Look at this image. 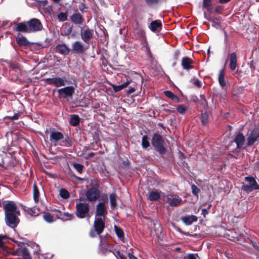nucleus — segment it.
Instances as JSON below:
<instances>
[{
	"label": "nucleus",
	"instance_id": "f257e3e1",
	"mask_svg": "<svg viewBox=\"0 0 259 259\" xmlns=\"http://www.w3.org/2000/svg\"><path fill=\"white\" fill-rule=\"evenodd\" d=\"M2 205L6 225L12 228H16L20 222L18 217L21 215L16 204L13 201L5 200L2 202Z\"/></svg>",
	"mask_w": 259,
	"mask_h": 259
},
{
	"label": "nucleus",
	"instance_id": "f03ea898",
	"mask_svg": "<svg viewBox=\"0 0 259 259\" xmlns=\"http://www.w3.org/2000/svg\"><path fill=\"white\" fill-rule=\"evenodd\" d=\"M90 188H89L85 193V200L91 202H95L100 197V191L99 189V183L96 180H93L90 183ZM80 201H84V199L81 197L79 198Z\"/></svg>",
	"mask_w": 259,
	"mask_h": 259
},
{
	"label": "nucleus",
	"instance_id": "7ed1b4c3",
	"mask_svg": "<svg viewBox=\"0 0 259 259\" xmlns=\"http://www.w3.org/2000/svg\"><path fill=\"white\" fill-rule=\"evenodd\" d=\"M151 144L154 149L162 155L166 153V149L164 146L165 142L159 134L154 133L151 140Z\"/></svg>",
	"mask_w": 259,
	"mask_h": 259
},
{
	"label": "nucleus",
	"instance_id": "20e7f679",
	"mask_svg": "<svg viewBox=\"0 0 259 259\" xmlns=\"http://www.w3.org/2000/svg\"><path fill=\"white\" fill-rule=\"evenodd\" d=\"M245 180L248 182V184L242 186L243 190L248 193L253 190H259V184L257 183L254 177L252 176L246 177Z\"/></svg>",
	"mask_w": 259,
	"mask_h": 259
},
{
	"label": "nucleus",
	"instance_id": "39448f33",
	"mask_svg": "<svg viewBox=\"0 0 259 259\" xmlns=\"http://www.w3.org/2000/svg\"><path fill=\"white\" fill-rule=\"evenodd\" d=\"M90 211V206L88 203H77L76 204V215L79 219L85 218L87 214Z\"/></svg>",
	"mask_w": 259,
	"mask_h": 259
},
{
	"label": "nucleus",
	"instance_id": "423d86ee",
	"mask_svg": "<svg viewBox=\"0 0 259 259\" xmlns=\"http://www.w3.org/2000/svg\"><path fill=\"white\" fill-rule=\"evenodd\" d=\"M247 145L252 146L255 142L259 140V125H255L250 131L247 138Z\"/></svg>",
	"mask_w": 259,
	"mask_h": 259
},
{
	"label": "nucleus",
	"instance_id": "0eeeda50",
	"mask_svg": "<svg viewBox=\"0 0 259 259\" xmlns=\"http://www.w3.org/2000/svg\"><path fill=\"white\" fill-rule=\"evenodd\" d=\"M29 33L41 31L43 26L40 21L37 18H32L27 21Z\"/></svg>",
	"mask_w": 259,
	"mask_h": 259
},
{
	"label": "nucleus",
	"instance_id": "6e6552de",
	"mask_svg": "<svg viewBox=\"0 0 259 259\" xmlns=\"http://www.w3.org/2000/svg\"><path fill=\"white\" fill-rule=\"evenodd\" d=\"M44 82L46 84L54 85L58 88L65 85V79L64 78L55 77L53 78H47L44 79Z\"/></svg>",
	"mask_w": 259,
	"mask_h": 259
},
{
	"label": "nucleus",
	"instance_id": "1a4fd4ad",
	"mask_svg": "<svg viewBox=\"0 0 259 259\" xmlns=\"http://www.w3.org/2000/svg\"><path fill=\"white\" fill-rule=\"evenodd\" d=\"M105 219L104 217H96L94 222V228L96 233L100 235L105 229Z\"/></svg>",
	"mask_w": 259,
	"mask_h": 259
},
{
	"label": "nucleus",
	"instance_id": "9d476101",
	"mask_svg": "<svg viewBox=\"0 0 259 259\" xmlns=\"http://www.w3.org/2000/svg\"><path fill=\"white\" fill-rule=\"evenodd\" d=\"M93 30L87 27L84 29H81L80 36L82 40L89 46L93 39Z\"/></svg>",
	"mask_w": 259,
	"mask_h": 259
},
{
	"label": "nucleus",
	"instance_id": "9b49d317",
	"mask_svg": "<svg viewBox=\"0 0 259 259\" xmlns=\"http://www.w3.org/2000/svg\"><path fill=\"white\" fill-rule=\"evenodd\" d=\"M74 88L73 86L66 87L58 90L59 97L63 98L72 97L74 93Z\"/></svg>",
	"mask_w": 259,
	"mask_h": 259
},
{
	"label": "nucleus",
	"instance_id": "f8f14e48",
	"mask_svg": "<svg viewBox=\"0 0 259 259\" xmlns=\"http://www.w3.org/2000/svg\"><path fill=\"white\" fill-rule=\"evenodd\" d=\"M168 201L169 205L172 207H176L180 204L182 199L177 195L167 194L164 196Z\"/></svg>",
	"mask_w": 259,
	"mask_h": 259
},
{
	"label": "nucleus",
	"instance_id": "ddd939ff",
	"mask_svg": "<svg viewBox=\"0 0 259 259\" xmlns=\"http://www.w3.org/2000/svg\"><path fill=\"white\" fill-rule=\"evenodd\" d=\"M71 22L79 26L85 24V20L83 16L78 12H75L70 17Z\"/></svg>",
	"mask_w": 259,
	"mask_h": 259
},
{
	"label": "nucleus",
	"instance_id": "4468645a",
	"mask_svg": "<svg viewBox=\"0 0 259 259\" xmlns=\"http://www.w3.org/2000/svg\"><path fill=\"white\" fill-rule=\"evenodd\" d=\"M14 254L22 256L23 259H32L28 249L26 247H18L14 251Z\"/></svg>",
	"mask_w": 259,
	"mask_h": 259
},
{
	"label": "nucleus",
	"instance_id": "2eb2a0df",
	"mask_svg": "<svg viewBox=\"0 0 259 259\" xmlns=\"http://www.w3.org/2000/svg\"><path fill=\"white\" fill-rule=\"evenodd\" d=\"M107 213L106 206L104 203L100 202L96 206V217H104Z\"/></svg>",
	"mask_w": 259,
	"mask_h": 259
},
{
	"label": "nucleus",
	"instance_id": "dca6fc26",
	"mask_svg": "<svg viewBox=\"0 0 259 259\" xmlns=\"http://www.w3.org/2000/svg\"><path fill=\"white\" fill-rule=\"evenodd\" d=\"M13 30L20 32L29 33L27 21L16 23L13 28Z\"/></svg>",
	"mask_w": 259,
	"mask_h": 259
},
{
	"label": "nucleus",
	"instance_id": "f3484780",
	"mask_svg": "<svg viewBox=\"0 0 259 259\" xmlns=\"http://www.w3.org/2000/svg\"><path fill=\"white\" fill-rule=\"evenodd\" d=\"M54 51L62 55L67 56L69 55L70 53V49L66 44H60L55 47Z\"/></svg>",
	"mask_w": 259,
	"mask_h": 259
},
{
	"label": "nucleus",
	"instance_id": "a211bd4d",
	"mask_svg": "<svg viewBox=\"0 0 259 259\" xmlns=\"http://www.w3.org/2000/svg\"><path fill=\"white\" fill-rule=\"evenodd\" d=\"M72 50L76 54H82L86 50H87L89 47H85L83 46V44L80 41H75L72 44Z\"/></svg>",
	"mask_w": 259,
	"mask_h": 259
},
{
	"label": "nucleus",
	"instance_id": "6ab92c4d",
	"mask_svg": "<svg viewBox=\"0 0 259 259\" xmlns=\"http://www.w3.org/2000/svg\"><path fill=\"white\" fill-rule=\"evenodd\" d=\"M245 141V138L242 133H238L235 136L234 142L236 144V148L238 149H241Z\"/></svg>",
	"mask_w": 259,
	"mask_h": 259
},
{
	"label": "nucleus",
	"instance_id": "aec40b11",
	"mask_svg": "<svg viewBox=\"0 0 259 259\" xmlns=\"http://www.w3.org/2000/svg\"><path fill=\"white\" fill-rule=\"evenodd\" d=\"M193 61L189 57H185L182 59L181 65L184 69L190 70L193 69L194 66L192 65Z\"/></svg>",
	"mask_w": 259,
	"mask_h": 259
},
{
	"label": "nucleus",
	"instance_id": "412c9836",
	"mask_svg": "<svg viewBox=\"0 0 259 259\" xmlns=\"http://www.w3.org/2000/svg\"><path fill=\"white\" fill-rule=\"evenodd\" d=\"M181 221L187 225H190L193 222L197 221L198 218L194 215H185L181 218Z\"/></svg>",
	"mask_w": 259,
	"mask_h": 259
},
{
	"label": "nucleus",
	"instance_id": "4be33fe9",
	"mask_svg": "<svg viewBox=\"0 0 259 259\" xmlns=\"http://www.w3.org/2000/svg\"><path fill=\"white\" fill-rule=\"evenodd\" d=\"M229 61V67L231 70L233 71L236 68L237 62V55L235 52H233L230 55Z\"/></svg>",
	"mask_w": 259,
	"mask_h": 259
},
{
	"label": "nucleus",
	"instance_id": "5701e85b",
	"mask_svg": "<svg viewBox=\"0 0 259 259\" xmlns=\"http://www.w3.org/2000/svg\"><path fill=\"white\" fill-rule=\"evenodd\" d=\"M162 23L160 20H157L152 21L149 26V29L153 32L159 31L162 28Z\"/></svg>",
	"mask_w": 259,
	"mask_h": 259
},
{
	"label": "nucleus",
	"instance_id": "b1692460",
	"mask_svg": "<svg viewBox=\"0 0 259 259\" xmlns=\"http://www.w3.org/2000/svg\"><path fill=\"white\" fill-rule=\"evenodd\" d=\"M64 138L63 135L59 132H52L51 133L50 140L52 142H57Z\"/></svg>",
	"mask_w": 259,
	"mask_h": 259
},
{
	"label": "nucleus",
	"instance_id": "393cba45",
	"mask_svg": "<svg viewBox=\"0 0 259 259\" xmlns=\"http://www.w3.org/2000/svg\"><path fill=\"white\" fill-rule=\"evenodd\" d=\"M160 192L157 190H153L150 192L148 199L151 201H156L159 199L160 198Z\"/></svg>",
	"mask_w": 259,
	"mask_h": 259
},
{
	"label": "nucleus",
	"instance_id": "a878e982",
	"mask_svg": "<svg viewBox=\"0 0 259 259\" xmlns=\"http://www.w3.org/2000/svg\"><path fill=\"white\" fill-rule=\"evenodd\" d=\"M225 69L223 68L220 71L218 77L219 84L223 89H224L226 85V82L225 79Z\"/></svg>",
	"mask_w": 259,
	"mask_h": 259
},
{
	"label": "nucleus",
	"instance_id": "bb28decb",
	"mask_svg": "<svg viewBox=\"0 0 259 259\" xmlns=\"http://www.w3.org/2000/svg\"><path fill=\"white\" fill-rule=\"evenodd\" d=\"M80 118L76 114H71L70 115L69 124L73 126H77L80 122Z\"/></svg>",
	"mask_w": 259,
	"mask_h": 259
},
{
	"label": "nucleus",
	"instance_id": "cd10ccee",
	"mask_svg": "<svg viewBox=\"0 0 259 259\" xmlns=\"http://www.w3.org/2000/svg\"><path fill=\"white\" fill-rule=\"evenodd\" d=\"M17 44L20 46L27 47L30 46V42L27 38L23 35L16 38Z\"/></svg>",
	"mask_w": 259,
	"mask_h": 259
},
{
	"label": "nucleus",
	"instance_id": "c85d7f7f",
	"mask_svg": "<svg viewBox=\"0 0 259 259\" xmlns=\"http://www.w3.org/2000/svg\"><path fill=\"white\" fill-rule=\"evenodd\" d=\"M131 82V79H127L126 82H124L123 83L120 85H116L115 84H112V87L115 92H118L122 90L123 89L127 87Z\"/></svg>",
	"mask_w": 259,
	"mask_h": 259
},
{
	"label": "nucleus",
	"instance_id": "c756f323",
	"mask_svg": "<svg viewBox=\"0 0 259 259\" xmlns=\"http://www.w3.org/2000/svg\"><path fill=\"white\" fill-rule=\"evenodd\" d=\"M58 214H56L57 218L60 219L62 220H71L73 215L69 213H62L60 211L57 210Z\"/></svg>",
	"mask_w": 259,
	"mask_h": 259
},
{
	"label": "nucleus",
	"instance_id": "7c9ffc66",
	"mask_svg": "<svg viewBox=\"0 0 259 259\" xmlns=\"http://www.w3.org/2000/svg\"><path fill=\"white\" fill-rule=\"evenodd\" d=\"M114 228L115 230L116 235L118 237V238L120 239V240L122 242H125V238L123 230L121 228L117 226L116 225L114 226Z\"/></svg>",
	"mask_w": 259,
	"mask_h": 259
},
{
	"label": "nucleus",
	"instance_id": "2f4dec72",
	"mask_svg": "<svg viewBox=\"0 0 259 259\" xmlns=\"http://www.w3.org/2000/svg\"><path fill=\"white\" fill-rule=\"evenodd\" d=\"M33 197L35 203H38L39 198V191L36 182L33 185Z\"/></svg>",
	"mask_w": 259,
	"mask_h": 259
},
{
	"label": "nucleus",
	"instance_id": "473e14b6",
	"mask_svg": "<svg viewBox=\"0 0 259 259\" xmlns=\"http://www.w3.org/2000/svg\"><path fill=\"white\" fill-rule=\"evenodd\" d=\"M111 207L114 209L117 205L116 197L117 196L115 193H112L109 196Z\"/></svg>",
	"mask_w": 259,
	"mask_h": 259
},
{
	"label": "nucleus",
	"instance_id": "72a5a7b5",
	"mask_svg": "<svg viewBox=\"0 0 259 259\" xmlns=\"http://www.w3.org/2000/svg\"><path fill=\"white\" fill-rule=\"evenodd\" d=\"M149 138L148 136L144 135L142 138V146L144 149H147L150 146V143L149 142Z\"/></svg>",
	"mask_w": 259,
	"mask_h": 259
},
{
	"label": "nucleus",
	"instance_id": "f704fd0d",
	"mask_svg": "<svg viewBox=\"0 0 259 259\" xmlns=\"http://www.w3.org/2000/svg\"><path fill=\"white\" fill-rule=\"evenodd\" d=\"M134 33L137 38H142L145 36L144 31L139 27L134 29Z\"/></svg>",
	"mask_w": 259,
	"mask_h": 259
},
{
	"label": "nucleus",
	"instance_id": "c9c22d12",
	"mask_svg": "<svg viewBox=\"0 0 259 259\" xmlns=\"http://www.w3.org/2000/svg\"><path fill=\"white\" fill-rule=\"evenodd\" d=\"M100 131L99 130H96V131H94L92 133V136L93 137V139L94 141V142L93 143V145L95 143L96 145H98V142L100 140L99 139V133Z\"/></svg>",
	"mask_w": 259,
	"mask_h": 259
},
{
	"label": "nucleus",
	"instance_id": "e433bc0d",
	"mask_svg": "<svg viewBox=\"0 0 259 259\" xmlns=\"http://www.w3.org/2000/svg\"><path fill=\"white\" fill-rule=\"evenodd\" d=\"M42 218L45 220V221L49 223H52L54 221L53 216L48 212H44Z\"/></svg>",
	"mask_w": 259,
	"mask_h": 259
},
{
	"label": "nucleus",
	"instance_id": "4c0bfd02",
	"mask_svg": "<svg viewBox=\"0 0 259 259\" xmlns=\"http://www.w3.org/2000/svg\"><path fill=\"white\" fill-rule=\"evenodd\" d=\"M72 165L74 169L79 172V174H81L82 172L83 169L84 168V165L78 163L73 162L72 163Z\"/></svg>",
	"mask_w": 259,
	"mask_h": 259
},
{
	"label": "nucleus",
	"instance_id": "58836bf2",
	"mask_svg": "<svg viewBox=\"0 0 259 259\" xmlns=\"http://www.w3.org/2000/svg\"><path fill=\"white\" fill-rule=\"evenodd\" d=\"M60 195L63 199H68L70 196L69 192L64 188L60 190Z\"/></svg>",
	"mask_w": 259,
	"mask_h": 259
},
{
	"label": "nucleus",
	"instance_id": "ea45409f",
	"mask_svg": "<svg viewBox=\"0 0 259 259\" xmlns=\"http://www.w3.org/2000/svg\"><path fill=\"white\" fill-rule=\"evenodd\" d=\"M91 103V100L89 98H87L85 97H83V99H81L79 101V103L80 104V106L82 107H88Z\"/></svg>",
	"mask_w": 259,
	"mask_h": 259
},
{
	"label": "nucleus",
	"instance_id": "a19ab883",
	"mask_svg": "<svg viewBox=\"0 0 259 259\" xmlns=\"http://www.w3.org/2000/svg\"><path fill=\"white\" fill-rule=\"evenodd\" d=\"M208 115L205 112L201 114V122L203 125H206L207 123Z\"/></svg>",
	"mask_w": 259,
	"mask_h": 259
},
{
	"label": "nucleus",
	"instance_id": "79ce46f5",
	"mask_svg": "<svg viewBox=\"0 0 259 259\" xmlns=\"http://www.w3.org/2000/svg\"><path fill=\"white\" fill-rule=\"evenodd\" d=\"M39 209L35 208L32 207L28 208V213L31 215V216H37L39 213Z\"/></svg>",
	"mask_w": 259,
	"mask_h": 259
},
{
	"label": "nucleus",
	"instance_id": "37998d69",
	"mask_svg": "<svg viewBox=\"0 0 259 259\" xmlns=\"http://www.w3.org/2000/svg\"><path fill=\"white\" fill-rule=\"evenodd\" d=\"M73 26L65 27L64 30L61 34L63 36H67L70 34L72 31Z\"/></svg>",
	"mask_w": 259,
	"mask_h": 259
},
{
	"label": "nucleus",
	"instance_id": "c03bdc74",
	"mask_svg": "<svg viewBox=\"0 0 259 259\" xmlns=\"http://www.w3.org/2000/svg\"><path fill=\"white\" fill-rule=\"evenodd\" d=\"M57 17L60 21L64 22L67 20V14L61 12L58 14Z\"/></svg>",
	"mask_w": 259,
	"mask_h": 259
},
{
	"label": "nucleus",
	"instance_id": "a18cd8bd",
	"mask_svg": "<svg viewBox=\"0 0 259 259\" xmlns=\"http://www.w3.org/2000/svg\"><path fill=\"white\" fill-rule=\"evenodd\" d=\"M144 1L148 7H152L159 3L161 0H144Z\"/></svg>",
	"mask_w": 259,
	"mask_h": 259
},
{
	"label": "nucleus",
	"instance_id": "49530a36",
	"mask_svg": "<svg viewBox=\"0 0 259 259\" xmlns=\"http://www.w3.org/2000/svg\"><path fill=\"white\" fill-rule=\"evenodd\" d=\"M191 189L192 194L198 197V193L200 192V189L194 184L191 186Z\"/></svg>",
	"mask_w": 259,
	"mask_h": 259
},
{
	"label": "nucleus",
	"instance_id": "de8ad7c7",
	"mask_svg": "<svg viewBox=\"0 0 259 259\" xmlns=\"http://www.w3.org/2000/svg\"><path fill=\"white\" fill-rule=\"evenodd\" d=\"M211 4V0H203V7L208 11L210 10Z\"/></svg>",
	"mask_w": 259,
	"mask_h": 259
},
{
	"label": "nucleus",
	"instance_id": "09e8293b",
	"mask_svg": "<svg viewBox=\"0 0 259 259\" xmlns=\"http://www.w3.org/2000/svg\"><path fill=\"white\" fill-rule=\"evenodd\" d=\"M187 109V108L183 105H180L177 107L178 112H179L180 114L184 113L186 112Z\"/></svg>",
	"mask_w": 259,
	"mask_h": 259
},
{
	"label": "nucleus",
	"instance_id": "8fccbe9b",
	"mask_svg": "<svg viewBox=\"0 0 259 259\" xmlns=\"http://www.w3.org/2000/svg\"><path fill=\"white\" fill-rule=\"evenodd\" d=\"M20 116V113L18 112L14 114L13 116H6V118L9 119L10 120H17L18 119Z\"/></svg>",
	"mask_w": 259,
	"mask_h": 259
},
{
	"label": "nucleus",
	"instance_id": "3c124183",
	"mask_svg": "<svg viewBox=\"0 0 259 259\" xmlns=\"http://www.w3.org/2000/svg\"><path fill=\"white\" fill-rule=\"evenodd\" d=\"M38 45L39 46L41 47V48H45L49 47L51 45V42L50 40L47 38L43 44H38Z\"/></svg>",
	"mask_w": 259,
	"mask_h": 259
},
{
	"label": "nucleus",
	"instance_id": "603ef678",
	"mask_svg": "<svg viewBox=\"0 0 259 259\" xmlns=\"http://www.w3.org/2000/svg\"><path fill=\"white\" fill-rule=\"evenodd\" d=\"M110 247L108 246V245L101 246L100 250L103 253H105L108 250L111 251L110 249H109V247Z\"/></svg>",
	"mask_w": 259,
	"mask_h": 259
},
{
	"label": "nucleus",
	"instance_id": "864d4df0",
	"mask_svg": "<svg viewBox=\"0 0 259 259\" xmlns=\"http://www.w3.org/2000/svg\"><path fill=\"white\" fill-rule=\"evenodd\" d=\"M63 142L65 144L66 146H71L72 145V140L68 137L65 138Z\"/></svg>",
	"mask_w": 259,
	"mask_h": 259
},
{
	"label": "nucleus",
	"instance_id": "5fc2aeb1",
	"mask_svg": "<svg viewBox=\"0 0 259 259\" xmlns=\"http://www.w3.org/2000/svg\"><path fill=\"white\" fill-rule=\"evenodd\" d=\"M247 240H248V242L250 243L253 246V247L254 248V249L259 250V246L258 245V244L256 242L252 240L249 238H247Z\"/></svg>",
	"mask_w": 259,
	"mask_h": 259
},
{
	"label": "nucleus",
	"instance_id": "6e6d98bb",
	"mask_svg": "<svg viewBox=\"0 0 259 259\" xmlns=\"http://www.w3.org/2000/svg\"><path fill=\"white\" fill-rule=\"evenodd\" d=\"M211 205H209L207 208H203L202 209L201 214L203 215L204 218H205L206 215L208 214L209 212V209L211 207Z\"/></svg>",
	"mask_w": 259,
	"mask_h": 259
},
{
	"label": "nucleus",
	"instance_id": "4d7b16f0",
	"mask_svg": "<svg viewBox=\"0 0 259 259\" xmlns=\"http://www.w3.org/2000/svg\"><path fill=\"white\" fill-rule=\"evenodd\" d=\"M199 103L200 105H201L204 108H205L207 107V102L206 99H200L199 101Z\"/></svg>",
	"mask_w": 259,
	"mask_h": 259
},
{
	"label": "nucleus",
	"instance_id": "13d9d810",
	"mask_svg": "<svg viewBox=\"0 0 259 259\" xmlns=\"http://www.w3.org/2000/svg\"><path fill=\"white\" fill-rule=\"evenodd\" d=\"M7 239V236L6 235H0V247H3L4 246V242L3 240Z\"/></svg>",
	"mask_w": 259,
	"mask_h": 259
},
{
	"label": "nucleus",
	"instance_id": "bf43d9fd",
	"mask_svg": "<svg viewBox=\"0 0 259 259\" xmlns=\"http://www.w3.org/2000/svg\"><path fill=\"white\" fill-rule=\"evenodd\" d=\"M164 94L165 96H166L167 98L171 99V98L173 96L174 94L170 91H165L164 92Z\"/></svg>",
	"mask_w": 259,
	"mask_h": 259
},
{
	"label": "nucleus",
	"instance_id": "052dcab7",
	"mask_svg": "<svg viewBox=\"0 0 259 259\" xmlns=\"http://www.w3.org/2000/svg\"><path fill=\"white\" fill-rule=\"evenodd\" d=\"M193 84L199 88H200L202 87L201 82L197 79L194 80Z\"/></svg>",
	"mask_w": 259,
	"mask_h": 259
},
{
	"label": "nucleus",
	"instance_id": "680f3d73",
	"mask_svg": "<svg viewBox=\"0 0 259 259\" xmlns=\"http://www.w3.org/2000/svg\"><path fill=\"white\" fill-rule=\"evenodd\" d=\"M78 8H79V10L81 12H83L84 11V10L85 9H87V7L85 5V4L84 3H81L79 5V6H78Z\"/></svg>",
	"mask_w": 259,
	"mask_h": 259
},
{
	"label": "nucleus",
	"instance_id": "e2e57ef3",
	"mask_svg": "<svg viewBox=\"0 0 259 259\" xmlns=\"http://www.w3.org/2000/svg\"><path fill=\"white\" fill-rule=\"evenodd\" d=\"M223 8L222 6H218L215 8V12L217 13H221V12L223 11Z\"/></svg>",
	"mask_w": 259,
	"mask_h": 259
},
{
	"label": "nucleus",
	"instance_id": "0e129e2a",
	"mask_svg": "<svg viewBox=\"0 0 259 259\" xmlns=\"http://www.w3.org/2000/svg\"><path fill=\"white\" fill-rule=\"evenodd\" d=\"M116 253L120 259H126L125 256L122 253H121L119 250H117Z\"/></svg>",
	"mask_w": 259,
	"mask_h": 259
},
{
	"label": "nucleus",
	"instance_id": "69168bd1",
	"mask_svg": "<svg viewBox=\"0 0 259 259\" xmlns=\"http://www.w3.org/2000/svg\"><path fill=\"white\" fill-rule=\"evenodd\" d=\"M170 99L172 100L176 103H178L180 102L179 98L175 94L173 95V96Z\"/></svg>",
	"mask_w": 259,
	"mask_h": 259
},
{
	"label": "nucleus",
	"instance_id": "338daca9",
	"mask_svg": "<svg viewBox=\"0 0 259 259\" xmlns=\"http://www.w3.org/2000/svg\"><path fill=\"white\" fill-rule=\"evenodd\" d=\"M136 91V89L134 87H131L130 89L126 91L127 94H131L135 92Z\"/></svg>",
	"mask_w": 259,
	"mask_h": 259
},
{
	"label": "nucleus",
	"instance_id": "774afa93",
	"mask_svg": "<svg viewBox=\"0 0 259 259\" xmlns=\"http://www.w3.org/2000/svg\"><path fill=\"white\" fill-rule=\"evenodd\" d=\"M197 254H189L188 255V259H197Z\"/></svg>",
	"mask_w": 259,
	"mask_h": 259
}]
</instances>
